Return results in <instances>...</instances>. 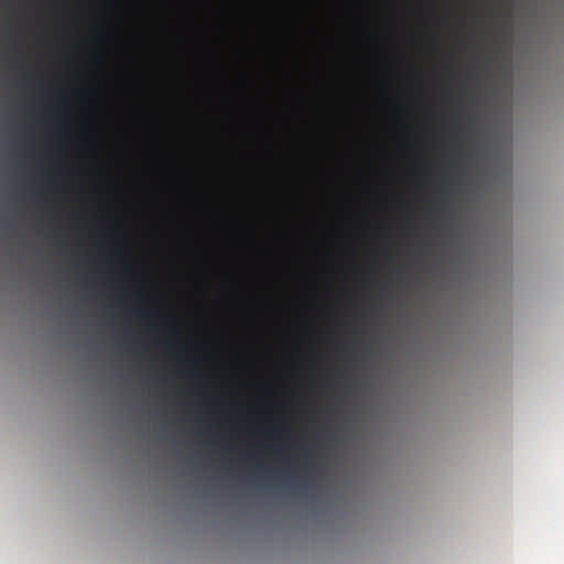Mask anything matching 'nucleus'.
<instances>
[{"mask_svg": "<svg viewBox=\"0 0 564 564\" xmlns=\"http://www.w3.org/2000/svg\"><path fill=\"white\" fill-rule=\"evenodd\" d=\"M282 477L285 478L286 480L291 481V482H296L299 480V478L294 475H291L286 471H283L282 473Z\"/></svg>", "mask_w": 564, "mask_h": 564, "instance_id": "obj_1", "label": "nucleus"}]
</instances>
